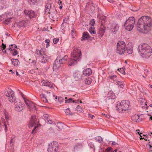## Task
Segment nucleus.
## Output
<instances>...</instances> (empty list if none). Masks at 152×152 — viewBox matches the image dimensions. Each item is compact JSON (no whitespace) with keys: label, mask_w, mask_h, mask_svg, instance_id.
Here are the masks:
<instances>
[{"label":"nucleus","mask_w":152,"mask_h":152,"mask_svg":"<svg viewBox=\"0 0 152 152\" xmlns=\"http://www.w3.org/2000/svg\"><path fill=\"white\" fill-rule=\"evenodd\" d=\"M77 100H73L72 98H70L67 100H66L65 101V103H69L72 102L73 103H77Z\"/></svg>","instance_id":"obj_40"},{"label":"nucleus","mask_w":152,"mask_h":152,"mask_svg":"<svg viewBox=\"0 0 152 152\" xmlns=\"http://www.w3.org/2000/svg\"><path fill=\"white\" fill-rule=\"evenodd\" d=\"M3 112L5 116V119L7 121V120H8L9 118V116L8 115V113L5 110H3Z\"/></svg>","instance_id":"obj_41"},{"label":"nucleus","mask_w":152,"mask_h":152,"mask_svg":"<svg viewBox=\"0 0 152 152\" xmlns=\"http://www.w3.org/2000/svg\"><path fill=\"white\" fill-rule=\"evenodd\" d=\"M105 31V28L103 25H102L100 27L99 30L98 32L99 35L101 37H102L104 34Z\"/></svg>","instance_id":"obj_21"},{"label":"nucleus","mask_w":152,"mask_h":152,"mask_svg":"<svg viewBox=\"0 0 152 152\" xmlns=\"http://www.w3.org/2000/svg\"><path fill=\"white\" fill-rule=\"evenodd\" d=\"M37 54L40 55L39 58L41 62L45 63L47 61L48 58L47 56L45 54L43 49L37 50Z\"/></svg>","instance_id":"obj_7"},{"label":"nucleus","mask_w":152,"mask_h":152,"mask_svg":"<svg viewBox=\"0 0 152 152\" xmlns=\"http://www.w3.org/2000/svg\"><path fill=\"white\" fill-rule=\"evenodd\" d=\"M59 57H58V58ZM68 59V57L67 56H65L64 57L60 59H59L58 58V61L61 63V64L65 63L67 61Z\"/></svg>","instance_id":"obj_27"},{"label":"nucleus","mask_w":152,"mask_h":152,"mask_svg":"<svg viewBox=\"0 0 152 152\" xmlns=\"http://www.w3.org/2000/svg\"><path fill=\"white\" fill-rule=\"evenodd\" d=\"M51 8L50 4H47L45 6V12L46 13H50V10Z\"/></svg>","instance_id":"obj_25"},{"label":"nucleus","mask_w":152,"mask_h":152,"mask_svg":"<svg viewBox=\"0 0 152 152\" xmlns=\"http://www.w3.org/2000/svg\"><path fill=\"white\" fill-rule=\"evenodd\" d=\"M15 141V137L13 136L11 137L10 141V143H13Z\"/></svg>","instance_id":"obj_51"},{"label":"nucleus","mask_w":152,"mask_h":152,"mask_svg":"<svg viewBox=\"0 0 152 152\" xmlns=\"http://www.w3.org/2000/svg\"><path fill=\"white\" fill-rule=\"evenodd\" d=\"M107 97L109 99H114L115 98V96L113 91H110L108 92Z\"/></svg>","instance_id":"obj_23"},{"label":"nucleus","mask_w":152,"mask_h":152,"mask_svg":"<svg viewBox=\"0 0 152 152\" xmlns=\"http://www.w3.org/2000/svg\"><path fill=\"white\" fill-rule=\"evenodd\" d=\"M6 46L5 44H4L2 43V52L4 53H6V50H5L6 48Z\"/></svg>","instance_id":"obj_45"},{"label":"nucleus","mask_w":152,"mask_h":152,"mask_svg":"<svg viewBox=\"0 0 152 152\" xmlns=\"http://www.w3.org/2000/svg\"><path fill=\"white\" fill-rule=\"evenodd\" d=\"M85 83L86 84H90L92 82V79L90 77H88L85 79Z\"/></svg>","instance_id":"obj_35"},{"label":"nucleus","mask_w":152,"mask_h":152,"mask_svg":"<svg viewBox=\"0 0 152 152\" xmlns=\"http://www.w3.org/2000/svg\"><path fill=\"white\" fill-rule=\"evenodd\" d=\"M112 145H118V143L115 141H113L112 142Z\"/></svg>","instance_id":"obj_59"},{"label":"nucleus","mask_w":152,"mask_h":152,"mask_svg":"<svg viewBox=\"0 0 152 152\" xmlns=\"http://www.w3.org/2000/svg\"><path fill=\"white\" fill-rule=\"evenodd\" d=\"M6 2L4 0L0 1V9H3L5 7V4Z\"/></svg>","instance_id":"obj_32"},{"label":"nucleus","mask_w":152,"mask_h":152,"mask_svg":"<svg viewBox=\"0 0 152 152\" xmlns=\"http://www.w3.org/2000/svg\"><path fill=\"white\" fill-rule=\"evenodd\" d=\"M138 52L141 57L148 59L151 54L152 50L150 46L146 43H144L139 46Z\"/></svg>","instance_id":"obj_2"},{"label":"nucleus","mask_w":152,"mask_h":152,"mask_svg":"<svg viewBox=\"0 0 152 152\" xmlns=\"http://www.w3.org/2000/svg\"><path fill=\"white\" fill-rule=\"evenodd\" d=\"M118 85L121 88H123L124 87V83L123 82L121 81H118L117 82Z\"/></svg>","instance_id":"obj_43"},{"label":"nucleus","mask_w":152,"mask_h":152,"mask_svg":"<svg viewBox=\"0 0 152 152\" xmlns=\"http://www.w3.org/2000/svg\"><path fill=\"white\" fill-rule=\"evenodd\" d=\"M11 62L12 64L15 66H18L20 63L19 61L17 59L14 58H12L11 59Z\"/></svg>","instance_id":"obj_29"},{"label":"nucleus","mask_w":152,"mask_h":152,"mask_svg":"<svg viewBox=\"0 0 152 152\" xmlns=\"http://www.w3.org/2000/svg\"><path fill=\"white\" fill-rule=\"evenodd\" d=\"M4 94L8 97V99L11 102H15L16 97L15 96L14 92L11 89H6L4 91Z\"/></svg>","instance_id":"obj_5"},{"label":"nucleus","mask_w":152,"mask_h":152,"mask_svg":"<svg viewBox=\"0 0 152 152\" xmlns=\"http://www.w3.org/2000/svg\"><path fill=\"white\" fill-rule=\"evenodd\" d=\"M24 13L27 15L30 18H35L37 15L36 12L32 10H26L24 12Z\"/></svg>","instance_id":"obj_12"},{"label":"nucleus","mask_w":152,"mask_h":152,"mask_svg":"<svg viewBox=\"0 0 152 152\" xmlns=\"http://www.w3.org/2000/svg\"><path fill=\"white\" fill-rule=\"evenodd\" d=\"M95 30V28L94 27H90L89 28L88 31L91 34H94L96 33Z\"/></svg>","instance_id":"obj_33"},{"label":"nucleus","mask_w":152,"mask_h":152,"mask_svg":"<svg viewBox=\"0 0 152 152\" xmlns=\"http://www.w3.org/2000/svg\"><path fill=\"white\" fill-rule=\"evenodd\" d=\"M126 51L129 54H132L133 52V47L132 44L131 43H129L127 45Z\"/></svg>","instance_id":"obj_20"},{"label":"nucleus","mask_w":152,"mask_h":152,"mask_svg":"<svg viewBox=\"0 0 152 152\" xmlns=\"http://www.w3.org/2000/svg\"><path fill=\"white\" fill-rule=\"evenodd\" d=\"M141 104L142 106L141 107L142 108L144 107L146 108V109L148 108V106H147L146 104V102L145 99L143 98H140V100Z\"/></svg>","instance_id":"obj_22"},{"label":"nucleus","mask_w":152,"mask_h":152,"mask_svg":"<svg viewBox=\"0 0 152 152\" xmlns=\"http://www.w3.org/2000/svg\"><path fill=\"white\" fill-rule=\"evenodd\" d=\"M16 47L15 45L14 44H11L9 46V49L10 50H15Z\"/></svg>","instance_id":"obj_39"},{"label":"nucleus","mask_w":152,"mask_h":152,"mask_svg":"<svg viewBox=\"0 0 152 152\" xmlns=\"http://www.w3.org/2000/svg\"><path fill=\"white\" fill-rule=\"evenodd\" d=\"M6 14L4 15H2L0 16V21L2 20L5 17V15H6Z\"/></svg>","instance_id":"obj_57"},{"label":"nucleus","mask_w":152,"mask_h":152,"mask_svg":"<svg viewBox=\"0 0 152 152\" xmlns=\"http://www.w3.org/2000/svg\"><path fill=\"white\" fill-rule=\"evenodd\" d=\"M73 76L76 81H80L83 79V75L79 71H76L73 73Z\"/></svg>","instance_id":"obj_11"},{"label":"nucleus","mask_w":152,"mask_h":152,"mask_svg":"<svg viewBox=\"0 0 152 152\" xmlns=\"http://www.w3.org/2000/svg\"><path fill=\"white\" fill-rule=\"evenodd\" d=\"M81 52L79 48L75 49L71 53V56L69 61L68 65L72 66L77 63L80 59L81 57Z\"/></svg>","instance_id":"obj_3"},{"label":"nucleus","mask_w":152,"mask_h":152,"mask_svg":"<svg viewBox=\"0 0 152 152\" xmlns=\"http://www.w3.org/2000/svg\"><path fill=\"white\" fill-rule=\"evenodd\" d=\"M136 131L137 132V133L139 135L140 134H140L139 132H140V130L139 129H137L136 130Z\"/></svg>","instance_id":"obj_64"},{"label":"nucleus","mask_w":152,"mask_h":152,"mask_svg":"<svg viewBox=\"0 0 152 152\" xmlns=\"http://www.w3.org/2000/svg\"><path fill=\"white\" fill-rule=\"evenodd\" d=\"M28 22L27 21L23 20L19 22L17 24V26L18 28L25 27L27 26Z\"/></svg>","instance_id":"obj_17"},{"label":"nucleus","mask_w":152,"mask_h":152,"mask_svg":"<svg viewBox=\"0 0 152 152\" xmlns=\"http://www.w3.org/2000/svg\"><path fill=\"white\" fill-rule=\"evenodd\" d=\"M1 121L2 122V124L0 123V131L2 130V128H4V130L5 132H6L7 131V126L6 124V122L4 118H1Z\"/></svg>","instance_id":"obj_16"},{"label":"nucleus","mask_w":152,"mask_h":152,"mask_svg":"<svg viewBox=\"0 0 152 152\" xmlns=\"http://www.w3.org/2000/svg\"><path fill=\"white\" fill-rule=\"evenodd\" d=\"M61 63L58 61V57L56 60L54 61L53 64V70L54 71H56L61 67Z\"/></svg>","instance_id":"obj_13"},{"label":"nucleus","mask_w":152,"mask_h":152,"mask_svg":"<svg viewBox=\"0 0 152 152\" xmlns=\"http://www.w3.org/2000/svg\"><path fill=\"white\" fill-rule=\"evenodd\" d=\"M89 38L90 36L89 34L86 32H85L83 34L82 40L88 39Z\"/></svg>","instance_id":"obj_30"},{"label":"nucleus","mask_w":152,"mask_h":152,"mask_svg":"<svg viewBox=\"0 0 152 152\" xmlns=\"http://www.w3.org/2000/svg\"><path fill=\"white\" fill-rule=\"evenodd\" d=\"M124 104L123 102H117L116 104V109L119 112L122 113L123 111Z\"/></svg>","instance_id":"obj_14"},{"label":"nucleus","mask_w":152,"mask_h":152,"mask_svg":"<svg viewBox=\"0 0 152 152\" xmlns=\"http://www.w3.org/2000/svg\"><path fill=\"white\" fill-rule=\"evenodd\" d=\"M118 74L121 76H123L124 75V68L118 69Z\"/></svg>","instance_id":"obj_38"},{"label":"nucleus","mask_w":152,"mask_h":152,"mask_svg":"<svg viewBox=\"0 0 152 152\" xmlns=\"http://www.w3.org/2000/svg\"><path fill=\"white\" fill-rule=\"evenodd\" d=\"M45 42L47 43L46 47L47 48L48 46L49 45L50 40L49 39H46L45 40Z\"/></svg>","instance_id":"obj_55"},{"label":"nucleus","mask_w":152,"mask_h":152,"mask_svg":"<svg viewBox=\"0 0 152 152\" xmlns=\"http://www.w3.org/2000/svg\"><path fill=\"white\" fill-rule=\"evenodd\" d=\"M130 106V103L129 100H125L124 102V110H129Z\"/></svg>","instance_id":"obj_24"},{"label":"nucleus","mask_w":152,"mask_h":152,"mask_svg":"<svg viewBox=\"0 0 152 152\" xmlns=\"http://www.w3.org/2000/svg\"><path fill=\"white\" fill-rule=\"evenodd\" d=\"M95 20L94 19H92L90 22V24L91 25V27H94V26L95 24Z\"/></svg>","instance_id":"obj_48"},{"label":"nucleus","mask_w":152,"mask_h":152,"mask_svg":"<svg viewBox=\"0 0 152 152\" xmlns=\"http://www.w3.org/2000/svg\"><path fill=\"white\" fill-rule=\"evenodd\" d=\"M135 23V19L134 17H129L124 23V27L127 31H131L133 28Z\"/></svg>","instance_id":"obj_4"},{"label":"nucleus","mask_w":152,"mask_h":152,"mask_svg":"<svg viewBox=\"0 0 152 152\" xmlns=\"http://www.w3.org/2000/svg\"><path fill=\"white\" fill-rule=\"evenodd\" d=\"M41 83L42 86H48L51 88H53V84L47 80H43Z\"/></svg>","instance_id":"obj_18"},{"label":"nucleus","mask_w":152,"mask_h":152,"mask_svg":"<svg viewBox=\"0 0 152 152\" xmlns=\"http://www.w3.org/2000/svg\"><path fill=\"white\" fill-rule=\"evenodd\" d=\"M83 73L84 75L88 76L91 75L92 70L91 69L87 68L84 69L83 71Z\"/></svg>","instance_id":"obj_19"},{"label":"nucleus","mask_w":152,"mask_h":152,"mask_svg":"<svg viewBox=\"0 0 152 152\" xmlns=\"http://www.w3.org/2000/svg\"><path fill=\"white\" fill-rule=\"evenodd\" d=\"M117 52L118 54L122 55L124 53V41H119L117 44Z\"/></svg>","instance_id":"obj_9"},{"label":"nucleus","mask_w":152,"mask_h":152,"mask_svg":"<svg viewBox=\"0 0 152 152\" xmlns=\"http://www.w3.org/2000/svg\"><path fill=\"white\" fill-rule=\"evenodd\" d=\"M59 41V38H56L53 39V42L54 44H56Z\"/></svg>","instance_id":"obj_49"},{"label":"nucleus","mask_w":152,"mask_h":152,"mask_svg":"<svg viewBox=\"0 0 152 152\" xmlns=\"http://www.w3.org/2000/svg\"><path fill=\"white\" fill-rule=\"evenodd\" d=\"M64 99L61 97H59L58 98V101L60 103L64 101Z\"/></svg>","instance_id":"obj_53"},{"label":"nucleus","mask_w":152,"mask_h":152,"mask_svg":"<svg viewBox=\"0 0 152 152\" xmlns=\"http://www.w3.org/2000/svg\"><path fill=\"white\" fill-rule=\"evenodd\" d=\"M65 112L66 114L68 115H71V112L69 108H68L66 109L65 110Z\"/></svg>","instance_id":"obj_46"},{"label":"nucleus","mask_w":152,"mask_h":152,"mask_svg":"<svg viewBox=\"0 0 152 152\" xmlns=\"http://www.w3.org/2000/svg\"><path fill=\"white\" fill-rule=\"evenodd\" d=\"M10 18H7L6 19L5 21H4V23L5 24L7 25H8L10 23Z\"/></svg>","instance_id":"obj_47"},{"label":"nucleus","mask_w":152,"mask_h":152,"mask_svg":"<svg viewBox=\"0 0 152 152\" xmlns=\"http://www.w3.org/2000/svg\"><path fill=\"white\" fill-rule=\"evenodd\" d=\"M95 139L99 143H101L103 141V139L101 136H98L95 138Z\"/></svg>","instance_id":"obj_36"},{"label":"nucleus","mask_w":152,"mask_h":152,"mask_svg":"<svg viewBox=\"0 0 152 152\" xmlns=\"http://www.w3.org/2000/svg\"><path fill=\"white\" fill-rule=\"evenodd\" d=\"M146 146L149 148V150L150 152H152V146L149 144H146Z\"/></svg>","instance_id":"obj_52"},{"label":"nucleus","mask_w":152,"mask_h":152,"mask_svg":"<svg viewBox=\"0 0 152 152\" xmlns=\"http://www.w3.org/2000/svg\"><path fill=\"white\" fill-rule=\"evenodd\" d=\"M97 17L100 20H101V22H102V21L104 20V21L106 19V17L104 16H101L100 15L98 14L97 15Z\"/></svg>","instance_id":"obj_42"},{"label":"nucleus","mask_w":152,"mask_h":152,"mask_svg":"<svg viewBox=\"0 0 152 152\" xmlns=\"http://www.w3.org/2000/svg\"><path fill=\"white\" fill-rule=\"evenodd\" d=\"M140 116L139 115H134L131 117V119L134 121H137L139 118Z\"/></svg>","instance_id":"obj_31"},{"label":"nucleus","mask_w":152,"mask_h":152,"mask_svg":"<svg viewBox=\"0 0 152 152\" xmlns=\"http://www.w3.org/2000/svg\"><path fill=\"white\" fill-rule=\"evenodd\" d=\"M58 4L59 6H60L61 5H62V2L61 0H58Z\"/></svg>","instance_id":"obj_60"},{"label":"nucleus","mask_w":152,"mask_h":152,"mask_svg":"<svg viewBox=\"0 0 152 152\" xmlns=\"http://www.w3.org/2000/svg\"><path fill=\"white\" fill-rule=\"evenodd\" d=\"M36 116L35 115H32L28 124L29 127H31L35 126L32 131V133H33L34 132L35 129L37 127V126L35 125L36 124Z\"/></svg>","instance_id":"obj_8"},{"label":"nucleus","mask_w":152,"mask_h":152,"mask_svg":"<svg viewBox=\"0 0 152 152\" xmlns=\"http://www.w3.org/2000/svg\"><path fill=\"white\" fill-rule=\"evenodd\" d=\"M111 148H109L105 150V152H111Z\"/></svg>","instance_id":"obj_58"},{"label":"nucleus","mask_w":152,"mask_h":152,"mask_svg":"<svg viewBox=\"0 0 152 152\" xmlns=\"http://www.w3.org/2000/svg\"><path fill=\"white\" fill-rule=\"evenodd\" d=\"M14 102L15 105V109L16 111H21L23 110L24 107V105L23 103L20 102L17 103V102L15 101V100Z\"/></svg>","instance_id":"obj_10"},{"label":"nucleus","mask_w":152,"mask_h":152,"mask_svg":"<svg viewBox=\"0 0 152 152\" xmlns=\"http://www.w3.org/2000/svg\"><path fill=\"white\" fill-rule=\"evenodd\" d=\"M24 101L26 105L29 107L31 109H33L35 108V104L32 102L30 101L24 97L23 96Z\"/></svg>","instance_id":"obj_15"},{"label":"nucleus","mask_w":152,"mask_h":152,"mask_svg":"<svg viewBox=\"0 0 152 152\" xmlns=\"http://www.w3.org/2000/svg\"><path fill=\"white\" fill-rule=\"evenodd\" d=\"M140 135V139L141 140V139H145L144 137H142V136L140 135V134L139 135Z\"/></svg>","instance_id":"obj_62"},{"label":"nucleus","mask_w":152,"mask_h":152,"mask_svg":"<svg viewBox=\"0 0 152 152\" xmlns=\"http://www.w3.org/2000/svg\"><path fill=\"white\" fill-rule=\"evenodd\" d=\"M88 116H89V117L90 118H93V117H94V115H91L90 114H88Z\"/></svg>","instance_id":"obj_61"},{"label":"nucleus","mask_w":152,"mask_h":152,"mask_svg":"<svg viewBox=\"0 0 152 152\" xmlns=\"http://www.w3.org/2000/svg\"><path fill=\"white\" fill-rule=\"evenodd\" d=\"M18 53V51L17 50H15L14 52L12 53V54L14 56L16 55Z\"/></svg>","instance_id":"obj_56"},{"label":"nucleus","mask_w":152,"mask_h":152,"mask_svg":"<svg viewBox=\"0 0 152 152\" xmlns=\"http://www.w3.org/2000/svg\"><path fill=\"white\" fill-rule=\"evenodd\" d=\"M58 145L56 141H53L49 144L48 151V152H57L58 150Z\"/></svg>","instance_id":"obj_6"},{"label":"nucleus","mask_w":152,"mask_h":152,"mask_svg":"<svg viewBox=\"0 0 152 152\" xmlns=\"http://www.w3.org/2000/svg\"><path fill=\"white\" fill-rule=\"evenodd\" d=\"M40 98L41 100L44 102H48V100L46 99L45 95L44 94H42L40 95Z\"/></svg>","instance_id":"obj_34"},{"label":"nucleus","mask_w":152,"mask_h":152,"mask_svg":"<svg viewBox=\"0 0 152 152\" xmlns=\"http://www.w3.org/2000/svg\"><path fill=\"white\" fill-rule=\"evenodd\" d=\"M78 112H82L83 109L80 106L78 105L75 109Z\"/></svg>","instance_id":"obj_44"},{"label":"nucleus","mask_w":152,"mask_h":152,"mask_svg":"<svg viewBox=\"0 0 152 152\" xmlns=\"http://www.w3.org/2000/svg\"><path fill=\"white\" fill-rule=\"evenodd\" d=\"M9 72H11L12 73H15V71H13L11 69H10L9 71Z\"/></svg>","instance_id":"obj_63"},{"label":"nucleus","mask_w":152,"mask_h":152,"mask_svg":"<svg viewBox=\"0 0 152 152\" xmlns=\"http://www.w3.org/2000/svg\"><path fill=\"white\" fill-rule=\"evenodd\" d=\"M45 117H47L46 119L47 120V121L48 123V124H53V121L52 120H50V119H49V118H47V115H45Z\"/></svg>","instance_id":"obj_50"},{"label":"nucleus","mask_w":152,"mask_h":152,"mask_svg":"<svg viewBox=\"0 0 152 152\" xmlns=\"http://www.w3.org/2000/svg\"><path fill=\"white\" fill-rule=\"evenodd\" d=\"M116 75H113L110 76V79L115 80L116 79Z\"/></svg>","instance_id":"obj_54"},{"label":"nucleus","mask_w":152,"mask_h":152,"mask_svg":"<svg viewBox=\"0 0 152 152\" xmlns=\"http://www.w3.org/2000/svg\"><path fill=\"white\" fill-rule=\"evenodd\" d=\"M136 27L137 31L140 32L147 33L152 28V19L148 16L141 17L138 21Z\"/></svg>","instance_id":"obj_1"},{"label":"nucleus","mask_w":152,"mask_h":152,"mask_svg":"<svg viewBox=\"0 0 152 152\" xmlns=\"http://www.w3.org/2000/svg\"><path fill=\"white\" fill-rule=\"evenodd\" d=\"M28 3L31 5H34L37 3V0H27Z\"/></svg>","instance_id":"obj_37"},{"label":"nucleus","mask_w":152,"mask_h":152,"mask_svg":"<svg viewBox=\"0 0 152 152\" xmlns=\"http://www.w3.org/2000/svg\"><path fill=\"white\" fill-rule=\"evenodd\" d=\"M119 26L118 25H113L112 26L110 30L111 31L114 32L118 29Z\"/></svg>","instance_id":"obj_28"},{"label":"nucleus","mask_w":152,"mask_h":152,"mask_svg":"<svg viewBox=\"0 0 152 152\" xmlns=\"http://www.w3.org/2000/svg\"><path fill=\"white\" fill-rule=\"evenodd\" d=\"M56 126L59 130H62L64 128L65 125L62 123L59 122L57 124Z\"/></svg>","instance_id":"obj_26"}]
</instances>
